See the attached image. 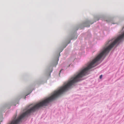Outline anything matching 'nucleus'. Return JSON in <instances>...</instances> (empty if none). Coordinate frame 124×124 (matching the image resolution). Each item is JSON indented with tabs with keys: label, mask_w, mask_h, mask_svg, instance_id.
Returning <instances> with one entry per match:
<instances>
[{
	"label": "nucleus",
	"mask_w": 124,
	"mask_h": 124,
	"mask_svg": "<svg viewBox=\"0 0 124 124\" xmlns=\"http://www.w3.org/2000/svg\"><path fill=\"white\" fill-rule=\"evenodd\" d=\"M60 73H59V75H60Z\"/></svg>",
	"instance_id": "5"
},
{
	"label": "nucleus",
	"mask_w": 124,
	"mask_h": 124,
	"mask_svg": "<svg viewBox=\"0 0 124 124\" xmlns=\"http://www.w3.org/2000/svg\"><path fill=\"white\" fill-rule=\"evenodd\" d=\"M102 75H101L100 76L99 78H100V79H101L102 78Z\"/></svg>",
	"instance_id": "3"
},
{
	"label": "nucleus",
	"mask_w": 124,
	"mask_h": 124,
	"mask_svg": "<svg viewBox=\"0 0 124 124\" xmlns=\"http://www.w3.org/2000/svg\"><path fill=\"white\" fill-rule=\"evenodd\" d=\"M58 60H59V58H57V59H56V61L55 62L56 65L57 64L58 62Z\"/></svg>",
	"instance_id": "2"
},
{
	"label": "nucleus",
	"mask_w": 124,
	"mask_h": 124,
	"mask_svg": "<svg viewBox=\"0 0 124 124\" xmlns=\"http://www.w3.org/2000/svg\"><path fill=\"white\" fill-rule=\"evenodd\" d=\"M62 70H61L60 71V73L61 72V71H62Z\"/></svg>",
	"instance_id": "4"
},
{
	"label": "nucleus",
	"mask_w": 124,
	"mask_h": 124,
	"mask_svg": "<svg viewBox=\"0 0 124 124\" xmlns=\"http://www.w3.org/2000/svg\"><path fill=\"white\" fill-rule=\"evenodd\" d=\"M93 23H91L90 22H86L85 23V26L86 27H89L90 26V25L89 24H92Z\"/></svg>",
	"instance_id": "1"
}]
</instances>
